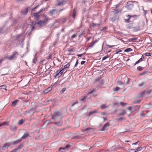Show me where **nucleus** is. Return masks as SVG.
Here are the masks:
<instances>
[{
    "instance_id": "nucleus-12",
    "label": "nucleus",
    "mask_w": 152,
    "mask_h": 152,
    "mask_svg": "<svg viewBox=\"0 0 152 152\" xmlns=\"http://www.w3.org/2000/svg\"><path fill=\"white\" fill-rule=\"evenodd\" d=\"M151 90H148L146 92L144 91L142 93H141V96H142L145 94H150L151 92Z\"/></svg>"
},
{
    "instance_id": "nucleus-58",
    "label": "nucleus",
    "mask_w": 152,
    "mask_h": 152,
    "mask_svg": "<svg viewBox=\"0 0 152 152\" xmlns=\"http://www.w3.org/2000/svg\"><path fill=\"white\" fill-rule=\"evenodd\" d=\"M109 57V56L108 55H107L105 56H104L102 58V60H105L107 58H108Z\"/></svg>"
},
{
    "instance_id": "nucleus-6",
    "label": "nucleus",
    "mask_w": 152,
    "mask_h": 152,
    "mask_svg": "<svg viewBox=\"0 0 152 152\" xmlns=\"http://www.w3.org/2000/svg\"><path fill=\"white\" fill-rule=\"evenodd\" d=\"M110 125V124L109 123L107 122L102 127L101 130L102 131H104L105 130L107 129L108 127Z\"/></svg>"
},
{
    "instance_id": "nucleus-13",
    "label": "nucleus",
    "mask_w": 152,
    "mask_h": 152,
    "mask_svg": "<svg viewBox=\"0 0 152 152\" xmlns=\"http://www.w3.org/2000/svg\"><path fill=\"white\" fill-rule=\"evenodd\" d=\"M134 5L133 4H128L126 6V8L129 10H131L133 7Z\"/></svg>"
},
{
    "instance_id": "nucleus-42",
    "label": "nucleus",
    "mask_w": 152,
    "mask_h": 152,
    "mask_svg": "<svg viewBox=\"0 0 152 152\" xmlns=\"http://www.w3.org/2000/svg\"><path fill=\"white\" fill-rule=\"evenodd\" d=\"M144 55L146 56H151L152 55V53H146Z\"/></svg>"
},
{
    "instance_id": "nucleus-54",
    "label": "nucleus",
    "mask_w": 152,
    "mask_h": 152,
    "mask_svg": "<svg viewBox=\"0 0 152 152\" xmlns=\"http://www.w3.org/2000/svg\"><path fill=\"white\" fill-rule=\"evenodd\" d=\"M94 44L93 42L90 43L89 45V47L90 48H92L94 45Z\"/></svg>"
},
{
    "instance_id": "nucleus-48",
    "label": "nucleus",
    "mask_w": 152,
    "mask_h": 152,
    "mask_svg": "<svg viewBox=\"0 0 152 152\" xmlns=\"http://www.w3.org/2000/svg\"><path fill=\"white\" fill-rule=\"evenodd\" d=\"M147 71H144L142 73L140 74V75H145L147 73Z\"/></svg>"
},
{
    "instance_id": "nucleus-51",
    "label": "nucleus",
    "mask_w": 152,
    "mask_h": 152,
    "mask_svg": "<svg viewBox=\"0 0 152 152\" xmlns=\"http://www.w3.org/2000/svg\"><path fill=\"white\" fill-rule=\"evenodd\" d=\"M95 91V90L94 89H93L92 91H90L89 92H88L87 94V95H89L90 94H92L93 92Z\"/></svg>"
},
{
    "instance_id": "nucleus-25",
    "label": "nucleus",
    "mask_w": 152,
    "mask_h": 152,
    "mask_svg": "<svg viewBox=\"0 0 152 152\" xmlns=\"http://www.w3.org/2000/svg\"><path fill=\"white\" fill-rule=\"evenodd\" d=\"M133 28L135 31H137L140 30V26L139 25H138L134 27Z\"/></svg>"
},
{
    "instance_id": "nucleus-45",
    "label": "nucleus",
    "mask_w": 152,
    "mask_h": 152,
    "mask_svg": "<svg viewBox=\"0 0 152 152\" xmlns=\"http://www.w3.org/2000/svg\"><path fill=\"white\" fill-rule=\"evenodd\" d=\"M22 35V34H18L15 37V38L16 39H18L19 38L20 36H21Z\"/></svg>"
},
{
    "instance_id": "nucleus-10",
    "label": "nucleus",
    "mask_w": 152,
    "mask_h": 152,
    "mask_svg": "<svg viewBox=\"0 0 152 152\" xmlns=\"http://www.w3.org/2000/svg\"><path fill=\"white\" fill-rule=\"evenodd\" d=\"M125 80H126V82H125V81L124 82V84H129L130 81V79L128 78L127 76H126L124 78Z\"/></svg>"
},
{
    "instance_id": "nucleus-23",
    "label": "nucleus",
    "mask_w": 152,
    "mask_h": 152,
    "mask_svg": "<svg viewBox=\"0 0 152 152\" xmlns=\"http://www.w3.org/2000/svg\"><path fill=\"white\" fill-rule=\"evenodd\" d=\"M9 121H5L4 123L0 124V127L4 125H8L9 124Z\"/></svg>"
},
{
    "instance_id": "nucleus-38",
    "label": "nucleus",
    "mask_w": 152,
    "mask_h": 152,
    "mask_svg": "<svg viewBox=\"0 0 152 152\" xmlns=\"http://www.w3.org/2000/svg\"><path fill=\"white\" fill-rule=\"evenodd\" d=\"M66 88H63L60 92L61 94H62L64 93V92L66 90Z\"/></svg>"
},
{
    "instance_id": "nucleus-44",
    "label": "nucleus",
    "mask_w": 152,
    "mask_h": 152,
    "mask_svg": "<svg viewBox=\"0 0 152 152\" xmlns=\"http://www.w3.org/2000/svg\"><path fill=\"white\" fill-rule=\"evenodd\" d=\"M120 104L122 106H124L125 105H126L127 104L126 103H123V102H120Z\"/></svg>"
},
{
    "instance_id": "nucleus-55",
    "label": "nucleus",
    "mask_w": 152,
    "mask_h": 152,
    "mask_svg": "<svg viewBox=\"0 0 152 152\" xmlns=\"http://www.w3.org/2000/svg\"><path fill=\"white\" fill-rule=\"evenodd\" d=\"M5 58H5H5H3L2 59H0V64H1L2 63V62L3 61L5 60Z\"/></svg>"
},
{
    "instance_id": "nucleus-49",
    "label": "nucleus",
    "mask_w": 152,
    "mask_h": 152,
    "mask_svg": "<svg viewBox=\"0 0 152 152\" xmlns=\"http://www.w3.org/2000/svg\"><path fill=\"white\" fill-rule=\"evenodd\" d=\"M23 146V145L22 144H20L17 148L19 149V151L22 148Z\"/></svg>"
},
{
    "instance_id": "nucleus-11",
    "label": "nucleus",
    "mask_w": 152,
    "mask_h": 152,
    "mask_svg": "<svg viewBox=\"0 0 152 152\" xmlns=\"http://www.w3.org/2000/svg\"><path fill=\"white\" fill-rule=\"evenodd\" d=\"M40 13H39V11L37 12L34 13L33 14L34 16L35 19H37L39 17V14Z\"/></svg>"
},
{
    "instance_id": "nucleus-33",
    "label": "nucleus",
    "mask_w": 152,
    "mask_h": 152,
    "mask_svg": "<svg viewBox=\"0 0 152 152\" xmlns=\"http://www.w3.org/2000/svg\"><path fill=\"white\" fill-rule=\"evenodd\" d=\"M76 15V10L75 9H74L73 10V15H72V17L73 18H75Z\"/></svg>"
},
{
    "instance_id": "nucleus-47",
    "label": "nucleus",
    "mask_w": 152,
    "mask_h": 152,
    "mask_svg": "<svg viewBox=\"0 0 152 152\" xmlns=\"http://www.w3.org/2000/svg\"><path fill=\"white\" fill-rule=\"evenodd\" d=\"M46 9L47 8H44L42 9L41 10H40L39 11V13H40L41 12H42L43 11H45Z\"/></svg>"
},
{
    "instance_id": "nucleus-14",
    "label": "nucleus",
    "mask_w": 152,
    "mask_h": 152,
    "mask_svg": "<svg viewBox=\"0 0 152 152\" xmlns=\"http://www.w3.org/2000/svg\"><path fill=\"white\" fill-rule=\"evenodd\" d=\"M54 124L58 126H61L63 124V122L62 121H60L57 122H55Z\"/></svg>"
},
{
    "instance_id": "nucleus-36",
    "label": "nucleus",
    "mask_w": 152,
    "mask_h": 152,
    "mask_svg": "<svg viewBox=\"0 0 152 152\" xmlns=\"http://www.w3.org/2000/svg\"><path fill=\"white\" fill-rule=\"evenodd\" d=\"M138 86L139 87H140L142 86H145V83L144 82H142L140 83L138 85Z\"/></svg>"
},
{
    "instance_id": "nucleus-46",
    "label": "nucleus",
    "mask_w": 152,
    "mask_h": 152,
    "mask_svg": "<svg viewBox=\"0 0 152 152\" xmlns=\"http://www.w3.org/2000/svg\"><path fill=\"white\" fill-rule=\"evenodd\" d=\"M77 33L74 34L72 35V37H71V38L72 39L75 38L77 37Z\"/></svg>"
},
{
    "instance_id": "nucleus-53",
    "label": "nucleus",
    "mask_w": 152,
    "mask_h": 152,
    "mask_svg": "<svg viewBox=\"0 0 152 152\" xmlns=\"http://www.w3.org/2000/svg\"><path fill=\"white\" fill-rule=\"evenodd\" d=\"M117 83L119 85H124V82L123 83H122L120 81H117Z\"/></svg>"
},
{
    "instance_id": "nucleus-40",
    "label": "nucleus",
    "mask_w": 152,
    "mask_h": 152,
    "mask_svg": "<svg viewBox=\"0 0 152 152\" xmlns=\"http://www.w3.org/2000/svg\"><path fill=\"white\" fill-rule=\"evenodd\" d=\"M120 89V88L117 87L113 89V91H118Z\"/></svg>"
},
{
    "instance_id": "nucleus-2",
    "label": "nucleus",
    "mask_w": 152,
    "mask_h": 152,
    "mask_svg": "<svg viewBox=\"0 0 152 152\" xmlns=\"http://www.w3.org/2000/svg\"><path fill=\"white\" fill-rule=\"evenodd\" d=\"M19 55L18 52L15 51L13 52L12 55L10 57L6 56L5 58L8 59L9 60H12L16 58Z\"/></svg>"
},
{
    "instance_id": "nucleus-28",
    "label": "nucleus",
    "mask_w": 152,
    "mask_h": 152,
    "mask_svg": "<svg viewBox=\"0 0 152 152\" xmlns=\"http://www.w3.org/2000/svg\"><path fill=\"white\" fill-rule=\"evenodd\" d=\"M18 101V100H15L12 102V105L13 106H15L16 105L17 102Z\"/></svg>"
},
{
    "instance_id": "nucleus-37",
    "label": "nucleus",
    "mask_w": 152,
    "mask_h": 152,
    "mask_svg": "<svg viewBox=\"0 0 152 152\" xmlns=\"http://www.w3.org/2000/svg\"><path fill=\"white\" fill-rule=\"evenodd\" d=\"M19 149L17 148H16L15 149H13L12 151H11L10 152H19Z\"/></svg>"
},
{
    "instance_id": "nucleus-15",
    "label": "nucleus",
    "mask_w": 152,
    "mask_h": 152,
    "mask_svg": "<svg viewBox=\"0 0 152 152\" xmlns=\"http://www.w3.org/2000/svg\"><path fill=\"white\" fill-rule=\"evenodd\" d=\"M70 147L69 145H66L64 148H61L59 149V151H61V150H64Z\"/></svg>"
},
{
    "instance_id": "nucleus-3",
    "label": "nucleus",
    "mask_w": 152,
    "mask_h": 152,
    "mask_svg": "<svg viewBox=\"0 0 152 152\" xmlns=\"http://www.w3.org/2000/svg\"><path fill=\"white\" fill-rule=\"evenodd\" d=\"M61 113L58 111H56L54 112V114L52 116V118L55 120H56L58 117L60 116Z\"/></svg>"
},
{
    "instance_id": "nucleus-26",
    "label": "nucleus",
    "mask_w": 152,
    "mask_h": 152,
    "mask_svg": "<svg viewBox=\"0 0 152 152\" xmlns=\"http://www.w3.org/2000/svg\"><path fill=\"white\" fill-rule=\"evenodd\" d=\"M126 113L125 110H124L122 111L121 113H118L119 116H123Z\"/></svg>"
},
{
    "instance_id": "nucleus-52",
    "label": "nucleus",
    "mask_w": 152,
    "mask_h": 152,
    "mask_svg": "<svg viewBox=\"0 0 152 152\" xmlns=\"http://www.w3.org/2000/svg\"><path fill=\"white\" fill-rule=\"evenodd\" d=\"M27 12H28V9H27L25 12H24L23 11H22V14H23V15H26L27 14Z\"/></svg>"
},
{
    "instance_id": "nucleus-32",
    "label": "nucleus",
    "mask_w": 152,
    "mask_h": 152,
    "mask_svg": "<svg viewBox=\"0 0 152 152\" xmlns=\"http://www.w3.org/2000/svg\"><path fill=\"white\" fill-rule=\"evenodd\" d=\"M125 117H120V118H116L115 119V120L116 121H121L123 120H125Z\"/></svg>"
},
{
    "instance_id": "nucleus-62",
    "label": "nucleus",
    "mask_w": 152,
    "mask_h": 152,
    "mask_svg": "<svg viewBox=\"0 0 152 152\" xmlns=\"http://www.w3.org/2000/svg\"><path fill=\"white\" fill-rule=\"evenodd\" d=\"M135 107V108H136V109H139L140 108V105H136L135 106H134Z\"/></svg>"
},
{
    "instance_id": "nucleus-50",
    "label": "nucleus",
    "mask_w": 152,
    "mask_h": 152,
    "mask_svg": "<svg viewBox=\"0 0 152 152\" xmlns=\"http://www.w3.org/2000/svg\"><path fill=\"white\" fill-rule=\"evenodd\" d=\"M143 111H142L140 113V116L142 117L146 116L143 113Z\"/></svg>"
},
{
    "instance_id": "nucleus-43",
    "label": "nucleus",
    "mask_w": 152,
    "mask_h": 152,
    "mask_svg": "<svg viewBox=\"0 0 152 152\" xmlns=\"http://www.w3.org/2000/svg\"><path fill=\"white\" fill-rule=\"evenodd\" d=\"M142 58H140V59H139L138 61H137L136 62H135V65H136L137 64L139 63L140 62L142 61Z\"/></svg>"
},
{
    "instance_id": "nucleus-19",
    "label": "nucleus",
    "mask_w": 152,
    "mask_h": 152,
    "mask_svg": "<svg viewBox=\"0 0 152 152\" xmlns=\"http://www.w3.org/2000/svg\"><path fill=\"white\" fill-rule=\"evenodd\" d=\"M142 148L141 147H139L137 148L136 149H133L132 150V151H133L134 152H137L138 151H140Z\"/></svg>"
},
{
    "instance_id": "nucleus-5",
    "label": "nucleus",
    "mask_w": 152,
    "mask_h": 152,
    "mask_svg": "<svg viewBox=\"0 0 152 152\" xmlns=\"http://www.w3.org/2000/svg\"><path fill=\"white\" fill-rule=\"evenodd\" d=\"M12 143L11 142H7L5 143L2 147L3 150H4L6 148H8L11 145Z\"/></svg>"
},
{
    "instance_id": "nucleus-57",
    "label": "nucleus",
    "mask_w": 152,
    "mask_h": 152,
    "mask_svg": "<svg viewBox=\"0 0 152 152\" xmlns=\"http://www.w3.org/2000/svg\"><path fill=\"white\" fill-rule=\"evenodd\" d=\"M66 18H63L62 19L61 21L63 23H64L66 21Z\"/></svg>"
},
{
    "instance_id": "nucleus-29",
    "label": "nucleus",
    "mask_w": 152,
    "mask_h": 152,
    "mask_svg": "<svg viewBox=\"0 0 152 152\" xmlns=\"http://www.w3.org/2000/svg\"><path fill=\"white\" fill-rule=\"evenodd\" d=\"M93 129V128H87L86 129H84L82 130V131L83 132H85L87 131L88 130H91Z\"/></svg>"
},
{
    "instance_id": "nucleus-27",
    "label": "nucleus",
    "mask_w": 152,
    "mask_h": 152,
    "mask_svg": "<svg viewBox=\"0 0 152 152\" xmlns=\"http://www.w3.org/2000/svg\"><path fill=\"white\" fill-rule=\"evenodd\" d=\"M121 5V3L120 2L119 3H118V4L115 5L114 6V8L116 9L118 8Z\"/></svg>"
},
{
    "instance_id": "nucleus-17",
    "label": "nucleus",
    "mask_w": 152,
    "mask_h": 152,
    "mask_svg": "<svg viewBox=\"0 0 152 152\" xmlns=\"http://www.w3.org/2000/svg\"><path fill=\"white\" fill-rule=\"evenodd\" d=\"M26 120L24 119H22L19 120L18 122V124L19 125H21Z\"/></svg>"
},
{
    "instance_id": "nucleus-59",
    "label": "nucleus",
    "mask_w": 152,
    "mask_h": 152,
    "mask_svg": "<svg viewBox=\"0 0 152 152\" xmlns=\"http://www.w3.org/2000/svg\"><path fill=\"white\" fill-rule=\"evenodd\" d=\"M59 72L60 73V76H61L63 73V72L62 71L61 69H60L59 70Z\"/></svg>"
},
{
    "instance_id": "nucleus-31",
    "label": "nucleus",
    "mask_w": 152,
    "mask_h": 152,
    "mask_svg": "<svg viewBox=\"0 0 152 152\" xmlns=\"http://www.w3.org/2000/svg\"><path fill=\"white\" fill-rule=\"evenodd\" d=\"M132 51V49L131 48H127L124 50V52H129Z\"/></svg>"
},
{
    "instance_id": "nucleus-7",
    "label": "nucleus",
    "mask_w": 152,
    "mask_h": 152,
    "mask_svg": "<svg viewBox=\"0 0 152 152\" xmlns=\"http://www.w3.org/2000/svg\"><path fill=\"white\" fill-rule=\"evenodd\" d=\"M122 9H117L116 10H114V11L112 12H113L114 13V15L115 16H116L118 14L120 13L122 11Z\"/></svg>"
},
{
    "instance_id": "nucleus-1",
    "label": "nucleus",
    "mask_w": 152,
    "mask_h": 152,
    "mask_svg": "<svg viewBox=\"0 0 152 152\" xmlns=\"http://www.w3.org/2000/svg\"><path fill=\"white\" fill-rule=\"evenodd\" d=\"M43 17L44 20H39L36 23L37 24L39 25L40 26H42L44 25L45 24L48 23L49 20H50V19L46 15H44Z\"/></svg>"
},
{
    "instance_id": "nucleus-18",
    "label": "nucleus",
    "mask_w": 152,
    "mask_h": 152,
    "mask_svg": "<svg viewBox=\"0 0 152 152\" xmlns=\"http://www.w3.org/2000/svg\"><path fill=\"white\" fill-rule=\"evenodd\" d=\"M17 127L16 126H12L10 128V129L12 131H14L17 130Z\"/></svg>"
},
{
    "instance_id": "nucleus-35",
    "label": "nucleus",
    "mask_w": 152,
    "mask_h": 152,
    "mask_svg": "<svg viewBox=\"0 0 152 152\" xmlns=\"http://www.w3.org/2000/svg\"><path fill=\"white\" fill-rule=\"evenodd\" d=\"M0 87H1V89H5V90H7V89H6L7 86H6V85H5L1 86H0Z\"/></svg>"
},
{
    "instance_id": "nucleus-64",
    "label": "nucleus",
    "mask_w": 152,
    "mask_h": 152,
    "mask_svg": "<svg viewBox=\"0 0 152 152\" xmlns=\"http://www.w3.org/2000/svg\"><path fill=\"white\" fill-rule=\"evenodd\" d=\"M125 21L127 23H129L130 22V20H129V19H125Z\"/></svg>"
},
{
    "instance_id": "nucleus-20",
    "label": "nucleus",
    "mask_w": 152,
    "mask_h": 152,
    "mask_svg": "<svg viewBox=\"0 0 152 152\" xmlns=\"http://www.w3.org/2000/svg\"><path fill=\"white\" fill-rule=\"evenodd\" d=\"M97 112V110H94L93 111H90L89 112L88 115L89 116Z\"/></svg>"
},
{
    "instance_id": "nucleus-56",
    "label": "nucleus",
    "mask_w": 152,
    "mask_h": 152,
    "mask_svg": "<svg viewBox=\"0 0 152 152\" xmlns=\"http://www.w3.org/2000/svg\"><path fill=\"white\" fill-rule=\"evenodd\" d=\"M136 110V108H135V107H134V106L132 107V109L131 112H133L134 111H135Z\"/></svg>"
},
{
    "instance_id": "nucleus-4",
    "label": "nucleus",
    "mask_w": 152,
    "mask_h": 152,
    "mask_svg": "<svg viewBox=\"0 0 152 152\" xmlns=\"http://www.w3.org/2000/svg\"><path fill=\"white\" fill-rule=\"evenodd\" d=\"M67 0H62L61 1H60V0L58 1H57L58 3L56 4V6H61V5H63L67 3Z\"/></svg>"
},
{
    "instance_id": "nucleus-22",
    "label": "nucleus",
    "mask_w": 152,
    "mask_h": 152,
    "mask_svg": "<svg viewBox=\"0 0 152 152\" xmlns=\"http://www.w3.org/2000/svg\"><path fill=\"white\" fill-rule=\"evenodd\" d=\"M22 139L20 138L15 141H14L13 142L14 145H16L18 143H20L22 141Z\"/></svg>"
},
{
    "instance_id": "nucleus-9",
    "label": "nucleus",
    "mask_w": 152,
    "mask_h": 152,
    "mask_svg": "<svg viewBox=\"0 0 152 152\" xmlns=\"http://www.w3.org/2000/svg\"><path fill=\"white\" fill-rule=\"evenodd\" d=\"M56 12V9H52L50 11L49 14L50 15L52 16L55 14V13Z\"/></svg>"
},
{
    "instance_id": "nucleus-61",
    "label": "nucleus",
    "mask_w": 152,
    "mask_h": 152,
    "mask_svg": "<svg viewBox=\"0 0 152 152\" xmlns=\"http://www.w3.org/2000/svg\"><path fill=\"white\" fill-rule=\"evenodd\" d=\"M58 76V77L60 76V73L59 72V71L58 70L56 72V76Z\"/></svg>"
},
{
    "instance_id": "nucleus-63",
    "label": "nucleus",
    "mask_w": 152,
    "mask_h": 152,
    "mask_svg": "<svg viewBox=\"0 0 152 152\" xmlns=\"http://www.w3.org/2000/svg\"><path fill=\"white\" fill-rule=\"evenodd\" d=\"M140 100H136L134 101V103H139L140 102Z\"/></svg>"
},
{
    "instance_id": "nucleus-60",
    "label": "nucleus",
    "mask_w": 152,
    "mask_h": 152,
    "mask_svg": "<svg viewBox=\"0 0 152 152\" xmlns=\"http://www.w3.org/2000/svg\"><path fill=\"white\" fill-rule=\"evenodd\" d=\"M78 102L77 101L75 102H74L72 104V107L74 106L75 105L78 104Z\"/></svg>"
},
{
    "instance_id": "nucleus-21",
    "label": "nucleus",
    "mask_w": 152,
    "mask_h": 152,
    "mask_svg": "<svg viewBox=\"0 0 152 152\" xmlns=\"http://www.w3.org/2000/svg\"><path fill=\"white\" fill-rule=\"evenodd\" d=\"M87 98V96H81L80 99V100L81 101L84 102L85 101V99Z\"/></svg>"
},
{
    "instance_id": "nucleus-30",
    "label": "nucleus",
    "mask_w": 152,
    "mask_h": 152,
    "mask_svg": "<svg viewBox=\"0 0 152 152\" xmlns=\"http://www.w3.org/2000/svg\"><path fill=\"white\" fill-rule=\"evenodd\" d=\"M107 107L105 104H103L101 105L100 107V108L102 109H105Z\"/></svg>"
},
{
    "instance_id": "nucleus-34",
    "label": "nucleus",
    "mask_w": 152,
    "mask_h": 152,
    "mask_svg": "<svg viewBox=\"0 0 152 152\" xmlns=\"http://www.w3.org/2000/svg\"><path fill=\"white\" fill-rule=\"evenodd\" d=\"M70 65V64L69 63H68L66 64L64 66V69H66L69 67Z\"/></svg>"
},
{
    "instance_id": "nucleus-39",
    "label": "nucleus",
    "mask_w": 152,
    "mask_h": 152,
    "mask_svg": "<svg viewBox=\"0 0 152 152\" xmlns=\"http://www.w3.org/2000/svg\"><path fill=\"white\" fill-rule=\"evenodd\" d=\"M37 61V58L36 56H35L33 60V62L34 64H36Z\"/></svg>"
},
{
    "instance_id": "nucleus-16",
    "label": "nucleus",
    "mask_w": 152,
    "mask_h": 152,
    "mask_svg": "<svg viewBox=\"0 0 152 152\" xmlns=\"http://www.w3.org/2000/svg\"><path fill=\"white\" fill-rule=\"evenodd\" d=\"M29 136V134L27 133L24 134L23 136L20 138L22 140L23 139H25Z\"/></svg>"
},
{
    "instance_id": "nucleus-41",
    "label": "nucleus",
    "mask_w": 152,
    "mask_h": 152,
    "mask_svg": "<svg viewBox=\"0 0 152 152\" xmlns=\"http://www.w3.org/2000/svg\"><path fill=\"white\" fill-rule=\"evenodd\" d=\"M52 54L51 53H50L49 54L48 56V57H47L46 58L47 59H51L52 58Z\"/></svg>"
},
{
    "instance_id": "nucleus-8",
    "label": "nucleus",
    "mask_w": 152,
    "mask_h": 152,
    "mask_svg": "<svg viewBox=\"0 0 152 152\" xmlns=\"http://www.w3.org/2000/svg\"><path fill=\"white\" fill-rule=\"evenodd\" d=\"M35 112V110L34 109H30L26 112V113H30L31 115L33 114Z\"/></svg>"
},
{
    "instance_id": "nucleus-24",
    "label": "nucleus",
    "mask_w": 152,
    "mask_h": 152,
    "mask_svg": "<svg viewBox=\"0 0 152 152\" xmlns=\"http://www.w3.org/2000/svg\"><path fill=\"white\" fill-rule=\"evenodd\" d=\"M101 25L100 23L97 24L96 23H92L91 25V26L92 28H94L95 27H96L97 26H99Z\"/></svg>"
}]
</instances>
